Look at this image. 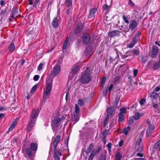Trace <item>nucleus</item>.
<instances>
[{"label": "nucleus", "mask_w": 160, "mask_h": 160, "mask_svg": "<svg viewBox=\"0 0 160 160\" xmlns=\"http://www.w3.org/2000/svg\"><path fill=\"white\" fill-rule=\"evenodd\" d=\"M124 115L121 113L119 114L118 121L119 122H122L124 120Z\"/></svg>", "instance_id": "f704fd0d"}, {"label": "nucleus", "mask_w": 160, "mask_h": 160, "mask_svg": "<svg viewBox=\"0 0 160 160\" xmlns=\"http://www.w3.org/2000/svg\"><path fill=\"white\" fill-rule=\"evenodd\" d=\"M136 156L137 157H143V155L142 153H138L136 154Z\"/></svg>", "instance_id": "052dcab7"}, {"label": "nucleus", "mask_w": 160, "mask_h": 160, "mask_svg": "<svg viewBox=\"0 0 160 160\" xmlns=\"http://www.w3.org/2000/svg\"><path fill=\"white\" fill-rule=\"evenodd\" d=\"M137 26V23L135 20H132L131 22V23L129 24V26L130 28L133 30Z\"/></svg>", "instance_id": "a211bd4d"}, {"label": "nucleus", "mask_w": 160, "mask_h": 160, "mask_svg": "<svg viewBox=\"0 0 160 160\" xmlns=\"http://www.w3.org/2000/svg\"><path fill=\"white\" fill-rule=\"evenodd\" d=\"M91 78L90 68L87 67L86 71L82 76L80 80L83 83H87L89 82Z\"/></svg>", "instance_id": "20e7f679"}, {"label": "nucleus", "mask_w": 160, "mask_h": 160, "mask_svg": "<svg viewBox=\"0 0 160 160\" xmlns=\"http://www.w3.org/2000/svg\"><path fill=\"white\" fill-rule=\"evenodd\" d=\"M147 60V58L146 57H142V62H144V63L146 62Z\"/></svg>", "instance_id": "4d7b16f0"}, {"label": "nucleus", "mask_w": 160, "mask_h": 160, "mask_svg": "<svg viewBox=\"0 0 160 160\" xmlns=\"http://www.w3.org/2000/svg\"><path fill=\"white\" fill-rule=\"evenodd\" d=\"M120 77L119 76H117L115 77L114 80L115 81H118L120 79Z\"/></svg>", "instance_id": "680f3d73"}, {"label": "nucleus", "mask_w": 160, "mask_h": 160, "mask_svg": "<svg viewBox=\"0 0 160 160\" xmlns=\"http://www.w3.org/2000/svg\"><path fill=\"white\" fill-rule=\"evenodd\" d=\"M158 52V47L156 46H153L151 57L152 58H154L157 55Z\"/></svg>", "instance_id": "f8f14e48"}, {"label": "nucleus", "mask_w": 160, "mask_h": 160, "mask_svg": "<svg viewBox=\"0 0 160 160\" xmlns=\"http://www.w3.org/2000/svg\"><path fill=\"white\" fill-rule=\"evenodd\" d=\"M62 155L61 153L59 151H57L56 149L54 150V158L55 160H60L59 156Z\"/></svg>", "instance_id": "f3484780"}, {"label": "nucleus", "mask_w": 160, "mask_h": 160, "mask_svg": "<svg viewBox=\"0 0 160 160\" xmlns=\"http://www.w3.org/2000/svg\"><path fill=\"white\" fill-rule=\"evenodd\" d=\"M43 66V64L42 63H40L38 67V70L39 71H40L42 70Z\"/></svg>", "instance_id": "49530a36"}, {"label": "nucleus", "mask_w": 160, "mask_h": 160, "mask_svg": "<svg viewBox=\"0 0 160 160\" xmlns=\"http://www.w3.org/2000/svg\"><path fill=\"white\" fill-rule=\"evenodd\" d=\"M120 112L119 113H121L124 114L126 113V109L125 107H123L122 108H121L120 110Z\"/></svg>", "instance_id": "a19ab883"}, {"label": "nucleus", "mask_w": 160, "mask_h": 160, "mask_svg": "<svg viewBox=\"0 0 160 160\" xmlns=\"http://www.w3.org/2000/svg\"><path fill=\"white\" fill-rule=\"evenodd\" d=\"M52 24L54 28H57L58 26V20L57 17H55L53 19Z\"/></svg>", "instance_id": "aec40b11"}, {"label": "nucleus", "mask_w": 160, "mask_h": 160, "mask_svg": "<svg viewBox=\"0 0 160 160\" xmlns=\"http://www.w3.org/2000/svg\"><path fill=\"white\" fill-rule=\"evenodd\" d=\"M61 138V136L59 135H57L54 138L53 142V145L54 147V149H56V147L58 142H59Z\"/></svg>", "instance_id": "9d476101"}, {"label": "nucleus", "mask_w": 160, "mask_h": 160, "mask_svg": "<svg viewBox=\"0 0 160 160\" xmlns=\"http://www.w3.org/2000/svg\"><path fill=\"white\" fill-rule=\"evenodd\" d=\"M141 116V115L139 112L136 113L134 116L131 117L132 118L135 120L138 119Z\"/></svg>", "instance_id": "393cba45"}, {"label": "nucleus", "mask_w": 160, "mask_h": 160, "mask_svg": "<svg viewBox=\"0 0 160 160\" xmlns=\"http://www.w3.org/2000/svg\"><path fill=\"white\" fill-rule=\"evenodd\" d=\"M142 139L141 138H139L137 140L136 143V145L138 146V145H142Z\"/></svg>", "instance_id": "ea45409f"}, {"label": "nucleus", "mask_w": 160, "mask_h": 160, "mask_svg": "<svg viewBox=\"0 0 160 160\" xmlns=\"http://www.w3.org/2000/svg\"><path fill=\"white\" fill-rule=\"evenodd\" d=\"M160 90V87L159 86L157 87L153 92H158Z\"/></svg>", "instance_id": "09e8293b"}, {"label": "nucleus", "mask_w": 160, "mask_h": 160, "mask_svg": "<svg viewBox=\"0 0 160 160\" xmlns=\"http://www.w3.org/2000/svg\"><path fill=\"white\" fill-rule=\"evenodd\" d=\"M40 0H36L34 2L33 6L35 7L39 2Z\"/></svg>", "instance_id": "13d9d810"}, {"label": "nucleus", "mask_w": 160, "mask_h": 160, "mask_svg": "<svg viewBox=\"0 0 160 160\" xmlns=\"http://www.w3.org/2000/svg\"><path fill=\"white\" fill-rule=\"evenodd\" d=\"M18 120H15L12 123V124L10 125L9 129V131H12L15 127V125L17 124L18 122Z\"/></svg>", "instance_id": "5701e85b"}, {"label": "nucleus", "mask_w": 160, "mask_h": 160, "mask_svg": "<svg viewBox=\"0 0 160 160\" xmlns=\"http://www.w3.org/2000/svg\"><path fill=\"white\" fill-rule=\"evenodd\" d=\"M80 108L77 104H75V112L72 115V120L74 121V124L76 123L79 120Z\"/></svg>", "instance_id": "423d86ee"}, {"label": "nucleus", "mask_w": 160, "mask_h": 160, "mask_svg": "<svg viewBox=\"0 0 160 160\" xmlns=\"http://www.w3.org/2000/svg\"><path fill=\"white\" fill-rule=\"evenodd\" d=\"M109 117L107 116L105 118L103 122L104 126L105 127L106 125L107 124L108 120L109 119Z\"/></svg>", "instance_id": "58836bf2"}, {"label": "nucleus", "mask_w": 160, "mask_h": 160, "mask_svg": "<svg viewBox=\"0 0 160 160\" xmlns=\"http://www.w3.org/2000/svg\"><path fill=\"white\" fill-rule=\"evenodd\" d=\"M146 101L145 99L144 98H142L140 101V105H142Z\"/></svg>", "instance_id": "de8ad7c7"}, {"label": "nucleus", "mask_w": 160, "mask_h": 160, "mask_svg": "<svg viewBox=\"0 0 160 160\" xmlns=\"http://www.w3.org/2000/svg\"><path fill=\"white\" fill-rule=\"evenodd\" d=\"M82 24H79L77 25L76 28L75 30V32L76 33H78L82 28Z\"/></svg>", "instance_id": "4be33fe9"}, {"label": "nucleus", "mask_w": 160, "mask_h": 160, "mask_svg": "<svg viewBox=\"0 0 160 160\" xmlns=\"http://www.w3.org/2000/svg\"><path fill=\"white\" fill-rule=\"evenodd\" d=\"M39 75H35L34 78H33V79L35 81H37L39 78Z\"/></svg>", "instance_id": "603ef678"}, {"label": "nucleus", "mask_w": 160, "mask_h": 160, "mask_svg": "<svg viewBox=\"0 0 160 160\" xmlns=\"http://www.w3.org/2000/svg\"><path fill=\"white\" fill-rule=\"evenodd\" d=\"M69 39L68 37H67L66 39L64 41L63 46V49H65L68 43Z\"/></svg>", "instance_id": "473e14b6"}, {"label": "nucleus", "mask_w": 160, "mask_h": 160, "mask_svg": "<svg viewBox=\"0 0 160 160\" xmlns=\"http://www.w3.org/2000/svg\"><path fill=\"white\" fill-rule=\"evenodd\" d=\"M38 84H37L35 85L32 88L31 92V93L34 92L35 91H36L37 88L38 87Z\"/></svg>", "instance_id": "79ce46f5"}, {"label": "nucleus", "mask_w": 160, "mask_h": 160, "mask_svg": "<svg viewBox=\"0 0 160 160\" xmlns=\"http://www.w3.org/2000/svg\"><path fill=\"white\" fill-rule=\"evenodd\" d=\"M135 149L138 152H142L143 150L142 145L136 146Z\"/></svg>", "instance_id": "c9c22d12"}, {"label": "nucleus", "mask_w": 160, "mask_h": 160, "mask_svg": "<svg viewBox=\"0 0 160 160\" xmlns=\"http://www.w3.org/2000/svg\"><path fill=\"white\" fill-rule=\"evenodd\" d=\"M114 111V108L113 107H110L107 109V116L111 117L112 114Z\"/></svg>", "instance_id": "ddd939ff"}, {"label": "nucleus", "mask_w": 160, "mask_h": 160, "mask_svg": "<svg viewBox=\"0 0 160 160\" xmlns=\"http://www.w3.org/2000/svg\"><path fill=\"white\" fill-rule=\"evenodd\" d=\"M113 85L112 84H111L110 85L109 88V90L110 91V92H111V90H112V88H113Z\"/></svg>", "instance_id": "69168bd1"}, {"label": "nucleus", "mask_w": 160, "mask_h": 160, "mask_svg": "<svg viewBox=\"0 0 160 160\" xmlns=\"http://www.w3.org/2000/svg\"><path fill=\"white\" fill-rule=\"evenodd\" d=\"M133 119L131 117L128 122V124L129 126L132 125V123H133Z\"/></svg>", "instance_id": "3c124183"}, {"label": "nucleus", "mask_w": 160, "mask_h": 160, "mask_svg": "<svg viewBox=\"0 0 160 160\" xmlns=\"http://www.w3.org/2000/svg\"><path fill=\"white\" fill-rule=\"evenodd\" d=\"M138 72V69H134L133 70V73L134 76L135 77H136L137 76Z\"/></svg>", "instance_id": "8fccbe9b"}, {"label": "nucleus", "mask_w": 160, "mask_h": 160, "mask_svg": "<svg viewBox=\"0 0 160 160\" xmlns=\"http://www.w3.org/2000/svg\"><path fill=\"white\" fill-rule=\"evenodd\" d=\"M97 11V9L96 8H93L91 9L89 12V14L88 17L89 18H92L94 17L95 16V14Z\"/></svg>", "instance_id": "4468645a"}, {"label": "nucleus", "mask_w": 160, "mask_h": 160, "mask_svg": "<svg viewBox=\"0 0 160 160\" xmlns=\"http://www.w3.org/2000/svg\"><path fill=\"white\" fill-rule=\"evenodd\" d=\"M120 100V97H117L116 98L114 102V106L115 107H117L118 102Z\"/></svg>", "instance_id": "4c0bfd02"}, {"label": "nucleus", "mask_w": 160, "mask_h": 160, "mask_svg": "<svg viewBox=\"0 0 160 160\" xmlns=\"http://www.w3.org/2000/svg\"><path fill=\"white\" fill-rule=\"evenodd\" d=\"M94 147V145L92 143L90 144L87 149V150L86 151V153H90L93 149Z\"/></svg>", "instance_id": "b1692460"}, {"label": "nucleus", "mask_w": 160, "mask_h": 160, "mask_svg": "<svg viewBox=\"0 0 160 160\" xmlns=\"http://www.w3.org/2000/svg\"><path fill=\"white\" fill-rule=\"evenodd\" d=\"M26 154L25 156L26 157H28L30 158L32 157V151L29 148H27L26 150Z\"/></svg>", "instance_id": "412c9836"}, {"label": "nucleus", "mask_w": 160, "mask_h": 160, "mask_svg": "<svg viewBox=\"0 0 160 160\" xmlns=\"http://www.w3.org/2000/svg\"><path fill=\"white\" fill-rule=\"evenodd\" d=\"M67 120L66 117L64 116H60L58 112L55 111L53 114V117L52 118L51 125L54 132L56 134L58 131V129L59 125H62L63 122L65 125L67 124Z\"/></svg>", "instance_id": "f257e3e1"}, {"label": "nucleus", "mask_w": 160, "mask_h": 160, "mask_svg": "<svg viewBox=\"0 0 160 160\" xmlns=\"http://www.w3.org/2000/svg\"><path fill=\"white\" fill-rule=\"evenodd\" d=\"M91 49L89 48H87L84 51L83 55L86 56L88 55L90 53Z\"/></svg>", "instance_id": "2f4dec72"}, {"label": "nucleus", "mask_w": 160, "mask_h": 160, "mask_svg": "<svg viewBox=\"0 0 160 160\" xmlns=\"http://www.w3.org/2000/svg\"><path fill=\"white\" fill-rule=\"evenodd\" d=\"M154 129V126L153 125H149L147 130L146 134L147 136H149L153 132Z\"/></svg>", "instance_id": "9b49d317"}, {"label": "nucleus", "mask_w": 160, "mask_h": 160, "mask_svg": "<svg viewBox=\"0 0 160 160\" xmlns=\"http://www.w3.org/2000/svg\"><path fill=\"white\" fill-rule=\"evenodd\" d=\"M10 51L11 52L14 51L15 50V45L13 43H11L9 47Z\"/></svg>", "instance_id": "e433bc0d"}, {"label": "nucleus", "mask_w": 160, "mask_h": 160, "mask_svg": "<svg viewBox=\"0 0 160 160\" xmlns=\"http://www.w3.org/2000/svg\"><path fill=\"white\" fill-rule=\"evenodd\" d=\"M116 160H120L122 157V155L119 152H117L115 155Z\"/></svg>", "instance_id": "7c9ffc66"}, {"label": "nucleus", "mask_w": 160, "mask_h": 160, "mask_svg": "<svg viewBox=\"0 0 160 160\" xmlns=\"http://www.w3.org/2000/svg\"><path fill=\"white\" fill-rule=\"evenodd\" d=\"M6 13V10L5 9H2L0 12V15L1 16L5 14Z\"/></svg>", "instance_id": "5fc2aeb1"}, {"label": "nucleus", "mask_w": 160, "mask_h": 160, "mask_svg": "<svg viewBox=\"0 0 160 160\" xmlns=\"http://www.w3.org/2000/svg\"><path fill=\"white\" fill-rule=\"evenodd\" d=\"M130 126H128L127 127L125 128L123 131V132L124 133V134L125 135H127L128 132L130 130Z\"/></svg>", "instance_id": "72a5a7b5"}, {"label": "nucleus", "mask_w": 160, "mask_h": 160, "mask_svg": "<svg viewBox=\"0 0 160 160\" xmlns=\"http://www.w3.org/2000/svg\"><path fill=\"white\" fill-rule=\"evenodd\" d=\"M101 149V148L98 147L97 148V149H94L90 154V157H91V158H93L96 153L99 152Z\"/></svg>", "instance_id": "2eb2a0df"}, {"label": "nucleus", "mask_w": 160, "mask_h": 160, "mask_svg": "<svg viewBox=\"0 0 160 160\" xmlns=\"http://www.w3.org/2000/svg\"><path fill=\"white\" fill-rule=\"evenodd\" d=\"M107 146L108 147L109 149H110L111 147V144L110 143L107 145Z\"/></svg>", "instance_id": "0e129e2a"}, {"label": "nucleus", "mask_w": 160, "mask_h": 160, "mask_svg": "<svg viewBox=\"0 0 160 160\" xmlns=\"http://www.w3.org/2000/svg\"><path fill=\"white\" fill-rule=\"evenodd\" d=\"M65 4L67 7H69L72 6V0H66Z\"/></svg>", "instance_id": "c85d7f7f"}, {"label": "nucleus", "mask_w": 160, "mask_h": 160, "mask_svg": "<svg viewBox=\"0 0 160 160\" xmlns=\"http://www.w3.org/2000/svg\"><path fill=\"white\" fill-rule=\"evenodd\" d=\"M62 59H60L58 60L56 64L54 67L52 72V74L54 76H56L58 75L60 72L61 65L62 63Z\"/></svg>", "instance_id": "39448f33"}, {"label": "nucleus", "mask_w": 160, "mask_h": 160, "mask_svg": "<svg viewBox=\"0 0 160 160\" xmlns=\"http://www.w3.org/2000/svg\"><path fill=\"white\" fill-rule=\"evenodd\" d=\"M160 67V61L155 62L153 65V68L155 70H157Z\"/></svg>", "instance_id": "a878e982"}, {"label": "nucleus", "mask_w": 160, "mask_h": 160, "mask_svg": "<svg viewBox=\"0 0 160 160\" xmlns=\"http://www.w3.org/2000/svg\"><path fill=\"white\" fill-rule=\"evenodd\" d=\"M159 94L157 92H152L150 94V97L152 102H157L156 100L159 97Z\"/></svg>", "instance_id": "1a4fd4ad"}, {"label": "nucleus", "mask_w": 160, "mask_h": 160, "mask_svg": "<svg viewBox=\"0 0 160 160\" xmlns=\"http://www.w3.org/2000/svg\"><path fill=\"white\" fill-rule=\"evenodd\" d=\"M52 82L50 79L47 80L46 83V88L43 92V98L44 100L49 98L52 88Z\"/></svg>", "instance_id": "7ed1b4c3"}, {"label": "nucleus", "mask_w": 160, "mask_h": 160, "mask_svg": "<svg viewBox=\"0 0 160 160\" xmlns=\"http://www.w3.org/2000/svg\"><path fill=\"white\" fill-rule=\"evenodd\" d=\"M31 148L33 151H36L38 148V145L36 143H32L31 144Z\"/></svg>", "instance_id": "bb28decb"}, {"label": "nucleus", "mask_w": 160, "mask_h": 160, "mask_svg": "<svg viewBox=\"0 0 160 160\" xmlns=\"http://www.w3.org/2000/svg\"><path fill=\"white\" fill-rule=\"evenodd\" d=\"M123 143V141L122 140H121L119 142V146L120 147H121Z\"/></svg>", "instance_id": "e2e57ef3"}, {"label": "nucleus", "mask_w": 160, "mask_h": 160, "mask_svg": "<svg viewBox=\"0 0 160 160\" xmlns=\"http://www.w3.org/2000/svg\"><path fill=\"white\" fill-rule=\"evenodd\" d=\"M136 37V36H134L130 44L128 45V47L132 48L135 45L136 43L137 42V41Z\"/></svg>", "instance_id": "6ab92c4d"}, {"label": "nucleus", "mask_w": 160, "mask_h": 160, "mask_svg": "<svg viewBox=\"0 0 160 160\" xmlns=\"http://www.w3.org/2000/svg\"><path fill=\"white\" fill-rule=\"evenodd\" d=\"M91 37L90 35L87 33L83 34L82 37V40L84 44L87 45L91 41Z\"/></svg>", "instance_id": "0eeeda50"}, {"label": "nucleus", "mask_w": 160, "mask_h": 160, "mask_svg": "<svg viewBox=\"0 0 160 160\" xmlns=\"http://www.w3.org/2000/svg\"><path fill=\"white\" fill-rule=\"evenodd\" d=\"M139 49H136L133 51V56H137L139 54Z\"/></svg>", "instance_id": "c03bdc74"}, {"label": "nucleus", "mask_w": 160, "mask_h": 160, "mask_svg": "<svg viewBox=\"0 0 160 160\" xmlns=\"http://www.w3.org/2000/svg\"><path fill=\"white\" fill-rule=\"evenodd\" d=\"M39 114L38 109H34L32 110L29 120L28 125L27 129L28 132L30 131L35 124L37 118Z\"/></svg>", "instance_id": "f03ea898"}, {"label": "nucleus", "mask_w": 160, "mask_h": 160, "mask_svg": "<svg viewBox=\"0 0 160 160\" xmlns=\"http://www.w3.org/2000/svg\"><path fill=\"white\" fill-rule=\"evenodd\" d=\"M80 65L78 63L75 64L72 67L71 73L73 75H75L80 70Z\"/></svg>", "instance_id": "6e6552de"}, {"label": "nucleus", "mask_w": 160, "mask_h": 160, "mask_svg": "<svg viewBox=\"0 0 160 160\" xmlns=\"http://www.w3.org/2000/svg\"><path fill=\"white\" fill-rule=\"evenodd\" d=\"M120 32L118 30H114L108 33V36L113 37L118 36L119 35Z\"/></svg>", "instance_id": "dca6fc26"}, {"label": "nucleus", "mask_w": 160, "mask_h": 160, "mask_svg": "<svg viewBox=\"0 0 160 160\" xmlns=\"http://www.w3.org/2000/svg\"><path fill=\"white\" fill-rule=\"evenodd\" d=\"M122 18L124 21L127 23H128L129 22V21L127 19L125 15H123L122 17Z\"/></svg>", "instance_id": "a18cd8bd"}, {"label": "nucleus", "mask_w": 160, "mask_h": 160, "mask_svg": "<svg viewBox=\"0 0 160 160\" xmlns=\"http://www.w3.org/2000/svg\"><path fill=\"white\" fill-rule=\"evenodd\" d=\"M108 8V6L107 5H104L103 6V9L104 10H106Z\"/></svg>", "instance_id": "864d4df0"}, {"label": "nucleus", "mask_w": 160, "mask_h": 160, "mask_svg": "<svg viewBox=\"0 0 160 160\" xmlns=\"http://www.w3.org/2000/svg\"><path fill=\"white\" fill-rule=\"evenodd\" d=\"M135 160H144V159L143 158H136Z\"/></svg>", "instance_id": "774afa93"}, {"label": "nucleus", "mask_w": 160, "mask_h": 160, "mask_svg": "<svg viewBox=\"0 0 160 160\" xmlns=\"http://www.w3.org/2000/svg\"><path fill=\"white\" fill-rule=\"evenodd\" d=\"M154 148L155 149H158L160 151V140L155 143Z\"/></svg>", "instance_id": "cd10ccee"}, {"label": "nucleus", "mask_w": 160, "mask_h": 160, "mask_svg": "<svg viewBox=\"0 0 160 160\" xmlns=\"http://www.w3.org/2000/svg\"><path fill=\"white\" fill-rule=\"evenodd\" d=\"M156 102L153 103V107L155 108H157L158 107V105L156 103Z\"/></svg>", "instance_id": "bf43d9fd"}, {"label": "nucleus", "mask_w": 160, "mask_h": 160, "mask_svg": "<svg viewBox=\"0 0 160 160\" xmlns=\"http://www.w3.org/2000/svg\"><path fill=\"white\" fill-rule=\"evenodd\" d=\"M129 4L131 6H133L134 5V3L132 2L131 0H129Z\"/></svg>", "instance_id": "6e6d98bb"}, {"label": "nucleus", "mask_w": 160, "mask_h": 160, "mask_svg": "<svg viewBox=\"0 0 160 160\" xmlns=\"http://www.w3.org/2000/svg\"><path fill=\"white\" fill-rule=\"evenodd\" d=\"M84 102L83 100L81 99H78V104L80 106L83 105L84 104Z\"/></svg>", "instance_id": "37998d69"}, {"label": "nucleus", "mask_w": 160, "mask_h": 160, "mask_svg": "<svg viewBox=\"0 0 160 160\" xmlns=\"http://www.w3.org/2000/svg\"><path fill=\"white\" fill-rule=\"evenodd\" d=\"M106 81V78L105 76H103L101 82V88H102L103 87Z\"/></svg>", "instance_id": "c756f323"}, {"label": "nucleus", "mask_w": 160, "mask_h": 160, "mask_svg": "<svg viewBox=\"0 0 160 160\" xmlns=\"http://www.w3.org/2000/svg\"><path fill=\"white\" fill-rule=\"evenodd\" d=\"M71 9L70 8H69L66 11V13L67 14H69L71 11Z\"/></svg>", "instance_id": "338daca9"}]
</instances>
